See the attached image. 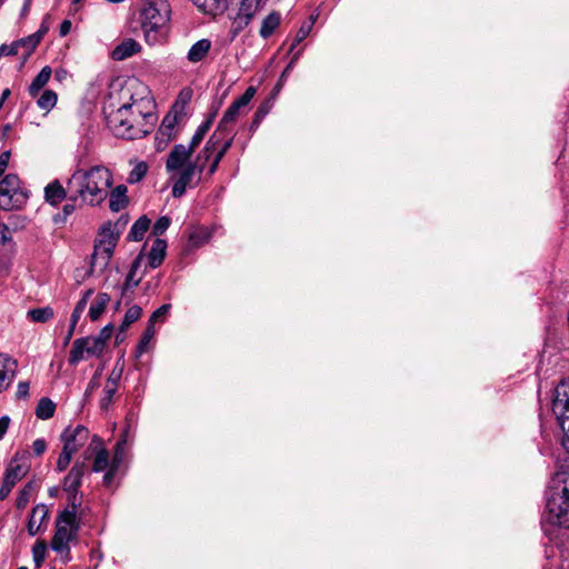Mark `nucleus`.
Masks as SVG:
<instances>
[{"label": "nucleus", "instance_id": "obj_1", "mask_svg": "<svg viewBox=\"0 0 569 569\" xmlns=\"http://www.w3.org/2000/svg\"><path fill=\"white\" fill-rule=\"evenodd\" d=\"M121 92L128 101L107 116L109 128L122 139L132 140L147 136L154 122L151 101L146 98L134 99L129 87L123 88Z\"/></svg>", "mask_w": 569, "mask_h": 569}, {"label": "nucleus", "instance_id": "obj_2", "mask_svg": "<svg viewBox=\"0 0 569 569\" xmlns=\"http://www.w3.org/2000/svg\"><path fill=\"white\" fill-rule=\"evenodd\" d=\"M112 182L111 171L99 164L89 169H77L67 186L69 193H74V199H80V204L97 207L107 199Z\"/></svg>", "mask_w": 569, "mask_h": 569}, {"label": "nucleus", "instance_id": "obj_3", "mask_svg": "<svg viewBox=\"0 0 569 569\" xmlns=\"http://www.w3.org/2000/svg\"><path fill=\"white\" fill-rule=\"evenodd\" d=\"M543 519L569 529V466L560 467L549 482Z\"/></svg>", "mask_w": 569, "mask_h": 569}, {"label": "nucleus", "instance_id": "obj_4", "mask_svg": "<svg viewBox=\"0 0 569 569\" xmlns=\"http://www.w3.org/2000/svg\"><path fill=\"white\" fill-rule=\"evenodd\" d=\"M76 498H72V507L66 508L56 520V532L50 542L51 549L60 555L64 562L71 560L70 542L78 540L81 527V517L77 515Z\"/></svg>", "mask_w": 569, "mask_h": 569}, {"label": "nucleus", "instance_id": "obj_5", "mask_svg": "<svg viewBox=\"0 0 569 569\" xmlns=\"http://www.w3.org/2000/svg\"><path fill=\"white\" fill-rule=\"evenodd\" d=\"M119 238V232L114 231L111 222L101 228L99 238L94 242L90 268L86 272L87 277L92 276L97 270L103 271L108 267Z\"/></svg>", "mask_w": 569, "mask_h": 569}, {"label": "nucleus", "instance_id": "obj_6", "mask_svg": "<svg viewBox=\"0 0 569 569\" xmlns=\"http://www.w3.org/2000/svg\"><path fill=\"white\" fill-rule=\"evenodd\" d=\"M170 13L168 0H147L141 12V24L147 41L157 40V32L167 26Z\"/></svg>", "mask_w": 569, "mask_h": 569}, {"label": "nucleus", "instance_id": "obj_7", "mask_svg": "<svg viewBox=\"0 0 569 569\" xmlns=\"http://www.w3.org/2000/svg\"><path fill=\"white\" fill-rule=\"evenodd\" d=\"M28 194L21 188L20 179L9 173L0 180V209L10 211L20 209L27 201Z\"/></svg>", "mask_w": 569, "mask_h": 569}, {"label": "nucleus", "instance_id": "obj_8", "mask_svg": "<svg viewBox=\"0 0 569 569\" xmlns=\"http://www.w3.org/2000/svg\"><path fill=\"white\" fill-rule=\"evenodd\" d=\"M552 412L563 431L562 445L569 453V379L560 382L553 392Z\"/></svg>", "mask_w": 569, "mask_h": 569}, {"label": "nucleus", "instance_id": "obj_9", "mask_svg": "<svg viewBox=\"0 0 569 569\" xmlns=\"http://www.w3.org/2000/svg\"><path fill=\"white\" fill-rule=\"evenodd\" d=\"M87 470L86 461H77L68 475L64 477L63 489L68 492L69 507H72V498H76V507L81 505V496H79V488L82 483V478Z\"/></svg>", "mask_w": 569, "mask_h": 569}, {"label": "nucleus", "instance_id": "obj_10", "mask_svg": "<svg viewBox=\"0 0 569 569\" xmlns=\"http://www.w3.org/2000/svg\"><path fill=\"white\" fill-rule=\"evenodd\" d=\"M262 0H241L238 13L233 17L232 32L234 34L243 30L256 12L261 7Z\"/></svg>", "mask_w": 569, "mask_h": 569}, {"label": "nucleus", "instance_id": "obj_11", "mask_svg": "<svg viewBox=\"0 0 569 569\" xmlns=\"http://www.w3.org/2000/svg\"><path fill=\"white\" fill-rule=\"evenodd\" d=\"M194 151L184 144H176L169 152L166 160V170L176 172L191 162V156Z\"/></svg>", "mask_w": 569, "mask_h": 569}, {"label": "nucleus", "instance_id": "obj_12", "mask_svg": "<svg viewBox=\"0 0 569 569\" xmlns=\"http://www.w3.org/2000/svg\"><path fill=\"white\" fill-rule=\"evenodd\" d=\"M27 473V468L22 465L14 463V460L7 467L3 483L0 488V500L3 501L10 495L16 483Z\"/></svg>", "mask_w": 569, "mask_h": 569}, {"label": "nucleus", "instance_id": "obj_13", "mask_svg": "<svg viewBox=\"0 0 569 569\" xmlns=\"http://www.w3.org/2000/svg\"><path fill=\"white\" fill-rule=\"evenodd\" d=\"M89 439V430L78 425L74 429L67 428L61 435L63 446L70 445L72 452H77Z\"/></svg>", "mask_w": 569, "mask_h": 569}, {"label": "nucleus", "instance_id": "obj_14", "mask_svg": "<svg viewBox=\"0 0 569 569\" xmlns=\"http://www.w3.org/2000/svg\"><path fill=\"white\" fill-rule=\"evenodd\" d=\"M18 371V361L0 353V393L9 388Z\"/></svg>", "mask_w": 569, "mask_h": 569}, {"label": "nucleus", "instance_id": "obj_15", "mask_svg": "<svg viewBox=\"0 0 569 569\" xmlns=\"http://www.w3.org/2000/svg\"><path fill=\"white\" fill-rule=\"evenodd\" d=\"M178 114L169 112L162 120L157 136H156V148L160 151V137H164V142H169L171 139L176 138V126L178 123Z\"/></svg>", "mask_w": 569, "mask_h": 569}, {"label": "nucleus", "instance_id": "obj_16", "mask_svg": "<svg viewBox=\"0 0 569 569\" xmlns=\"http://www.w3.org/2000/svg\"><path fill=\"white\" fill-rule=\"evenodd\" d=\"M93 292L94 291L91 288L86 290L83 292L81 299L77 302V305L71 313L70 326H69L68 332L64 338V345H68L70 339L72 338L76 326H77L78 321L80 320L81 315L84 311V309L88 305V301L91 298V296L93 295Z\"/></svg>", "mask_w": 569, "mask_h": 569}, {"label": "nucleus", "instance_id": "obj_17", "mask_svg": "<svg viewBox=\"0 0 569 569\" xmlns=\"http://www.w3.org/2000/svg\"><path fill=\"white\" fill-rule=\"evenodd\" d=\"M89 450L96 452L92 471H103L109 466V452L103 448L102 441L98 436L92 437Z\"/></svg>", "mask_w": 569, "mask_h": 569}, {"label": "nucleus", "instance_id": "obj_18", "mask_svg": "<svg viewBox=\"0 0 569 569\" xmlns=\"http://www.w3.org/2000/svg\"><path fill=\"white\" fill-rule=\"evenodd\" d=\"M128 188L124 184H118L109 194V209L112 212H119L127 208L129 198L127 196Z\"/></svg>", "mask_w": 569, "mask_h": 569}, {"label": "nucleus", "instance_id": "obj_19", "mask_svg": "<svg viewBox=\"0 0 569 569\" xmlns=\"http://www.w3.org/2000/svg\"><path fill=\"white\" fill-rule=\"evenodd\" d=\"M48 520V508L43 503H39L33 507L29 521H28V532L30 536H36L43 522Z\"/></svg>", "mask_w": 569, "mask_h": 569}, {"label": "nucleus", "instance_id": "obj_20", "mask_svg": "<svg viewBox=\"0 0 569 569\" xmlns=\"http://www.w3.org/2000/svg\"><path fill=\"white\" fill-rule=\"evenodd\" d=\"M141 46L136 40L129 38L112 50L111 57L113 60L121 61L139 52Z\"/></svg>", "mask_w": 569, "mask_h": 569}, {"label": "nucleus", "instance_id": "obj_21", "mask_svg": "<svg viewBox=\"0 0 569 569\" xmlns=\"http://www.w3.org/2000/svg\"><path fill=\"white\" fill-rule=\"evenodd\" d=\"M194 174L196 173L193 172V169H191L189 163L182 169H180L179 178L172 186L171 193L173 198H180L186 193V189L191 183Z\"/></svg>", "mask_w": 569, "mask_h": 569}, {"label": "nucleus", "instance_id": "obj_22", "mask_svg": "<svg viewBox=\"0 0 569 569\" xmlns=\"http://www.w3.org/2000/svg\"><path fill=\"white\" fill-rule=\"evenodd\" d=\"M192 3L204 14L218 16L228 8V0H191Z\"/></svg>", "mask_w": 569, "mask_h": 569}, {"label": "nucleus", "instance_id": "obj_23", "mask_svg": "<svg viewBox=\"0 0 569 569\" xmlns=\"http://www.w3.org/2000/svg\"><path fill=\"white\" fill-rule=\"evenodd\" d=\"M44 198L48 203L57 207L67 198V190L59 180H53L44 188Z\"/></svg>", "mask_w": 569, "mask_h": 569}, {"label": "nucleus", "instance_id": "obj_24", "mask_svg": "<svg viewBox=\"0 0 569 569\" xmlns=\"http://www.w3.org/2000/svg\"><path fill=\"white\" fill-rule=\"evenodd\" d=\"M211 41L209 39H200L191 46L187 53V59L191 63L202 61L211 49Z\"/></svg>", "mask_w": 569, "mask_h": 569}, {"label": "nucleus", "instance_id": "obj_25", "mask_svg": "<svg viewBox=\"0 0 569 569\" xmlns=\"http://www.w3.org/2000/svg\"><path fill=\"white\" fill-rule=\"evenodd\" d=\"M167 242L163 239L157 238L148 254V262L152 269L158 268L164 260Z\"/></svg>", "mask_w": 569, "mask_h": 569}, {"label": "nucleus", "instance_id": "obj_26", "mask_svg": "<svg viewBox=\"0 0 569 569\" xmlns=\"http://www.w3.org/2000/svg\"><path fill=\"white\" fill-rule=\"evenodd\" d=\"M110 302V296L106 292L98 293L94 302L89 308L88 316L91 321H97L103 315L108 303Z\"/></svg>", "mask_w": 569, "mask_h": 569}, {"label": "nucleus", "instance_id": "obj_27", "mask_svg": "<svg viewBox=\"0 0 569 569\" xmlns=\"http://www.w3.org/2000/svg\"><path fill=\"white\" fill-rule=\"evenodd\" d=\"M141 315H142V309H141V307H139L137 305L130 307L126 311L122 323L120 325V328H119V332L116 336L117 341H120L123 339L121 337V335L127 331V329L141 317Z\"/></svg>", "mask_w": 569, "mask_h": 569}, {"label": "nucleus", "instance_id": "obj_28", "mask_svg": "<svg viewBox=\"0 0 569 569\" xmlns=\"http://www.w3.org/2000/svg\"><path fill=\"white\" fill-rule=\"evenodd\" d=\"M47 31V29L40 30L37 33L29 36L27 38L20 39L16 41L18 49L23 48V59L26 60L36 49V47L41 41L42 34Z\"/></svg>", "mask_w": 569, "mask_h": 569}, {"label": "nucleus", "instance_id": "obj_29", "mask_svg": "<svg viewBox=\"0 0 569 569\" xmlns=\"http://www.w3.org/2000/svg\"><path fill=\"white\" fill-rule=\"evenodd\" d=\"M88 345V338H78L73 341L72 348L69 353L68 361L71 366L78 365L80 361H82L87 355H86V348Z\"/></svg>", "mask_w": 569, "mask_h": 569}, {"label": "nucleus", "instance_id": "obj_30", "mask_svg": "<svg viewBox=\"0 0 569 569\" xmlns=\"http://www.w3.org/2000/svg\"><path fill=\"white\" fill-rule=\"evenodd\" d=\"M150 227V219L146 216L140 217L131 227L127 239L130 241H141Z\"/></svg>", "mask_w": 569, "mask_h": 569}, {"label": "nucleus", "instance_id": "obj_31", "mask_svg": "<svg viewBox=\"0 0 569 569\" xmlns=\"http://www.w3.org/2000/svg\"><path fill=\"white\" fill-rule=\"evenodd\" d=\"M51 68L46 66L41 69V71L37 74V77L32 80L29 86V93L32 97H36L40 90L48 83L51 77Z\"/></svg>", "mask_w": 569, "mask_h": 569}, {"label": "nucleus", "instance_id": "obj_32", "mask_svg": "<svg viewBox=\"0 0 569 569\" xmlns=\"http://www.w3.org/2000/svg\"><path fill=\"white\" fill-rule=\"evenodd\" d=\"M280 21H281V18L278 12H271L270 14H268L262 21V24H261V28L259 31L260 36L263 39L269 38L273 33V31L278 28V26L280 24Z\"/></svg>", "mask_w": 569, "mask_h": 569}, {"label": "nucleus", "instance_id": "obj_33", "mask_svg": "<svg viewBox=\"0 0 569 569\" xmlns=\"http://www.w3.org/2000/svg\"><path fill=\"white\" fill-rule=\"evenodd\" d=\"M240 108L236 106L233 102L229 106V108L226 110L222 119L220 120L218 124V131L223 132L231 129V124L236 122L239 113Z\"/></svg>", "mask_w": 569, "mask_h": 569}, {"label": "nucleus", "instance_id": "obj_34", "mask_svg": "<svg viewBox=\"0 0 569 569\" xmlns=\"http://www.w3.org/2000/svg\"><path fill=\"white\" fill-rule=\"evenodd\" d=\"M216 117V112H213L206 121H203L196 130L194 134L192 136L188 147L192 149L193 151L200 144V142L203 140L204 136L209 131L212 121Z\"/></svg>", "mask_w": 569, "mask_h": 569}, {"label": "nucleus", "instance_id": "obj_35", "mask_svg": "<svg viewBox=\"0 0 569 569\" xmlns=\"http://www.w3.org/2000/svg\"><path fill=\"white\" fill-rule=\"evenodd\" d=\"M54 411H56L54 402L51 399L43 397L39 400V402L37 405L36 416L39 419L47 420V419H50L51 417H53Z\"/></svg>", "mask_w": 569, "mask_h": 569}, {"label": "nucleus", "instance_id": "obj_36", "mask_svg": "<svg viewBox=\"0 0 569 569\" xmlns=\"http://www.w3.org/2000/svg\"><path fill=\"white\" fill-rule=\"evenodd\" d=\"M54 311L51 307H42V308H34L30 309L27 312L28 319H30L33 322L44 323L51 318H53Z\"/></svg>", "mask_w": 569, "mask_h": 569}, {"label": "nucleus", "instance_id": "obj_37", "mask_svg": "<svg viewBox=\"0 0 569 569\" xmlns=\"http://www.w3.org/2000/svg\"><path fill=\"white\" fill-rule=\"evenodd\" d=\"M140 259L141 257L138 256L133 262L131 263V267H130V270L129 272L127 273V277H126V281L122 286V290H121V296L124 297L126 296V292L128 290H131L132 288L137 287L140 282V279L138 280H134V276H136V272L140 266Z\"/></svg>", "mask_w": 569, "mask_h": 569}, {"label": "nucleus", "instance_id": "obj_38", "mask_svg": "<svg viewBox=\"0 0 569 569\" xmlns=\"http://www.w3.org/2000/svg\"><path fill=\"white\" fill-rule=\"evenodd\" d=\"M67 199L66 204L62 207V212L59 213L54 221L58 222L59 220L64 221L69 216H71L77 208H81L83 204H80V199H74V193H70V196Z\"/></svg>", "mask_w": 569, "mask_h": 569}, {"label": "nucleus", "instance_id": "obj_39", "mask_svg": "<svg viewBox=\"0 0 569 569\" xmlns=\"http://www.w3.org/2000/svg\"><path fill=\"white\" fill-rule=\"evenodd\" d=\"M232 129L228 131L219 132L218 129L213 133H218V138L220 142L218 144V149L216 150V154L223 158L227 151L230 149L233 142V136L231 134Z\"/></svg>", "mask_w": 569, "mask_h": 569}, {"label": "nucleus", "instance_id": "obj_40", "mask_svg": "<svg viewBox=\"0 0 569 569\" xmlns=\"http://www.w3.org/2000/svg\"><path fill=\"white\" fill-rule=\"evenodd\" d=\"M219 142L220 139L218 138V133H213L206 142L203 149L198 153L197 157H201V160L204 161V163H207L208 160L211 158L212 153L216 152V150L218 149Z\"/></svg>", "mask_w": 569, "mask_h": 569}, {"label": "nucleus", "instance_id": "obj_41", "mask_svg": "<svg viewBox=\"0 0 569 569\" xmlns=\"http://www.w3.org/2000/svg\"><path fill=\"white\" fill-rule=\"evenodd\" d=\"M127 443V431L122 435V438L117 441L114 447L113 457L111 463L113 468H119L124 459V447Z\"/></svg>", "mask_w": 569, "mask_h": 569}, {"label": "nucleus", "instance_id": "obj_42", "mask_svg": "<svg viewBox=\"0 0 569 569\" xmlns=\"http://www.w3.org/2000/svg\"><path fill=\"white\" fill-rule=\"evenodd\" d=\"M57 93L52 90H44L39 97L37 104L42 110H51L57 103Z\"/></svg>", "mask_w": 569, "mask_h": 569}, {"label": "nucleus", "instance_id": "obj_43", "mask_svg": "<svg viewBox=\"0 0 569 569\" xmlns=\"http://www.w3.org/2000/svg\"><path fill=\"white\" fill-rule=\"evenodd\" d=\"M123 368H124L123 361L118 360L114 363V366H113V368H112V370H111V372H110V375H109V377H108V379L106 381V385L118 388L119 387V382H120L121 377H122V373H123Z\"/></svg>", "mask_w": 569, "mask_h": 569}, {"label": "nucleus", "instance_id": "obj_44", "mask_svg": "<svg viewBox=\"0 0 569 569\" xmlns=\"http://www.w3.org/2000/svg\"><path fill=\"white\" fill-rule=\"evenodd\" d=\"M88 345L86 348L87 357H100L104 350V347L97 337H87Z\"/></svg>", "mask_w": 569, "mask_h": 569}, {"label": "nucleus", "instance_id": "obj_45", "mask_svg": "<svg viewBox=\"0 0 569 569\" xmlns=\"http://www.w3.org/2000/svg\"><path fill=\"white\" fill-rule=\"evenodd\" d=\"M72 449L73 448H71L70 445L63 446L62 451L57 461V470L59 472H62L68 468L72 459V456L74 455V452H72Z\"/></svg>", "mask_w": 569, "mask_h": 569}, {"label": "nucleus", "instance_id": "obj_46", "mask_svg": "<svg viewBox=\"0 0 569 569\" xmlns=\"http://www.w3.org/2000/svg\"><path fill=\"white\" fill-rule=\"evenodd\" d=\"M148 167L146 162H139L134 166V168L129 172L127 181L131 184L137 183L143 179L147 174Z\"/></svg>", "mask_w": 569, "mask_h": 569}, {"label": "nucleus", "instance_id": "obj_47", "mask_svg": "<svg viewBox=\"0 0 569 569\" xmlns=\"http://www.w3.org/2000/svg\"><path fill=\"white\" fill-rule=\"evenodd\" d=\"M154 333H156L154 327L148 323V326L142 335V338L138 345V348H137L139 356L147 351L148 345L151 341V339L153 338Z\"/></svg>", "mask_w": 569, "mask_h": 569}, {"label": "nucleus", "instance_id": "obj_48", "mask_svg": "<svg viewBox=\"0 0 569 569\" xmlns=\"http://www.w3.org/2000/svg\"><path fill=\"white\" fill-rule=\"evenodd\" d=\"M117 391H118V388L104 385L103 397L100 400V408L102 410L109 409V407L112 403L113 396L116 395Z\"/></svg>", "mask_w": 569, "mask_h": 569}, {"label": "nucleus", "instance_id": "obj_49", "mask_svg": "<svg viewBox=\"0 0 569 569\" xmlns=\"http://www.w3.org/2000/svg\"><path fill=\"white\" fill-rule=\"evenodd\" d=\"M171 308V305L166 303L159 307L150 316L148 323L154 327V323L157 321H163L167 317L169 310Z\"/></svg>", "mask_w": 569, "mask_h": 569}, {"label": "nucleus", "instance_id": "obj_50", "mask_svg": "<svg viewBox=\"0 0 569 569\" xmlns=\"http://www.w3.org/2000/svg\"><path fill=\"white\" fill-rule=\"evenodd\" d=\"M269 109H270V107L268 106V103H262L258 108V110L254 113L253 120H252V122L250 124V130L251 131H254L259 127V124L262 121V119L268 114Z\"/></svg>", "mask_w": 569, "mask_h": 569}, {"label": "nucleus", "instance_id": "obj_51", "mask_svg": "<svg viewBox=\"0 0 569 569\" xmlns=\"http://www.w3.org/2000/svg\"><path fill=\"white\" fill-rule=\"evenodd\" d=\"M256 94V88L254 87H248L243 94L236 99L233 103L238 106L240 109L247 107L249 102L252 100V98Z\"/></svg>", "mask_w": 569, "mask_h": 569}, {"label": "nucleus", "instance_id": "obj_52", "mask_svg": "<svg viewBox=\"0 0 569 569\" xmlns=\"http://www.w3.org/2000/svg\"><path fill=\"white\" fill-rule=\"evenodd\" d=\"M26 224L27 218L18 214H11L8 219V223H4V226H10L11 231H18L20 229H23Z\"/></svg>", "mask_w": 569, "mask_h": 569}, {"label": "nucleus", "instance_id": "obj_53", "mask_svg": "<svg viewBox=\"0 0 569 569\" xmlns=\"http://www.w3.org/2000/svg\"><path fill=\"white\" fill-rule=\"evenodd\" d=\"M170 226V219L166 216L160 217L152 227V234L159 237L163 234Z\"/></svg>", "mask_w": 569, "mask_h": 569}, {"label": "nucleus", "instance_id": "obj_54", "mask_svg": "<svg viewBox=\"0 0 569 569\" xmlns=\"http://www.w3.org/2000/svg\"><path fill=\"white\" fill-rule=\"evenodd\" d=\"M31 490H32V485L31 483L26 485L20 490L19 496L17 498V507L19 509L24 508L27 506V503L29 502Z\"/></svg>", "mask_w": 569, "mask_h": 569}, {"label": "nucleus", "instance_id": "obj_55", "mask_svg": "<svg viewBox=\"0 0 569 569\" xmlns=\"http://www.w3.org/2000/svg\"><path fill=\"white\" fill-rule=\"evenodd\" d=\"M312 23H313V20L310 23H305L301 26V28L299 29V31L296 34L295 42L292 43L291 49L296 44L300 43L302 40H305L307 38V36L310 32Z\"/></svg>", "mask_w": 569, "mask_h": 569}, {"label": "nucleus", "instance_id": "obj_56", "mask_svg": "<svg viewBox=\"0 0 569 569\" xmlns=\"http://www.w3.org/2000/svg\"><path fill=\"white\" fill-rule=\"evenodd\" d=\"M113 332V326L111 323L104 326L98 336H96L103 346H106L107 341L110 339L111 335Z\"/></svg>", "mask_w": 569, "mask_h": 569}, {"label": "nucleus", "instance_id": "obj_57", "mask_svg": "<svg viewBox=\"0 0 569 569\" xmlns=\"http://www.w3.org/2000/svg\"><path fill=\"white\" fill-rule=\"evenodd\" d=\"M19 49L16 44V41H13L10 44H2L0 46V58L4 56H14L18 54Z\"/></svg>", "mask_w": 569, "mask_h": 569}, {"label": "nucleus", "instance_id": "obj_58", "mask_svg": "<svg viewBox=\"0 0 569 569\" xmlns=\"http://www.w3.org/2000/svg\"><path fill=\"white\" fill-rule=\"evenodd\" d=\"M17 399H27L29 397V382L20 381L16 392Z\"/></svg>", "mask_w": 569, "mask_h": 569}, {"label": "nucleus", "instance_id": "obj_59", "mask_svg": "<svg viewBox=\"0 0 569 569\" xmlns=\"http://www.w3.org/2000/svg\"><path fill=\"white\" fill-rule=\"evenodd\" d=\"M47 448V442L44 439H36L32 443V449L36 456H41Z\"/></svg>", "mask_w": 569, "mask_h": 569}, {"label": "nucleus", "instance_id": "obj_60", "mask_svg": "<svg viewBox=\"0 0 569 569\" xmlns=\"http://www.w3.org/2000/svg\"><path fill=\"white\" fill-rule=\"evenodd\" d=\"M191 169H193V172L194 173H203L204 169H206V164L204 161L201 160V157H196L194 161H191L189 162Z\"/></svg>", "mask_w": 569, "mask_h": 569}, {"label": "nucleus", "instance_id": "obj_61", "mask_svg": "<svg viewBox=\"0 0 569 569\" xmlns=\"http://www.w3.org/2000/svg\"><path fill=\"white\" fill-rule=\"evenodd\" d=\"M44 550H46V546L42 545L40 548L38 547H34L33 548V557H34V562L37 566H40L44 559Z\"/></svg>", "mask_w": 569, "mask_h": 569}, {"label": "nucleus", "instance_id": "obj_62", "mask_svg": "<svg viewBox=\"0 0 569 569\" xmlns=\"http://www.w3.org/2000/svg\"><path fill=\"white\" fill-rule=\"evenodd\" d=\"M0 233H1V241L3 243L10 242L12 240L10 226H4V223H1L0 224Z\"/></svg>", "mask_w": 569, "mask_h": 569}, {"label": "nucleus", "instance_id": "obj_63", "mask_svg": "<svg viewBox=\"0 0 569 569\" xmlns=\"http://www.w3.org/2000/svg\"><path fill=\"white\" fill-rule=\"evenodd\" d=\"M10 151H3L1 154H0V177L4 173L7 167H8V163H9V160H10Z\"/></svg>", "mask_w": 569, "mask_h": 569}, {"label": "nucleus", "instance_id": "obj_64", "mask_svg": "<svg viewBox=\"0 0 569 569\" xmlns=\"http://www.w3.org/2000/svg\"><path fill=\"white\" fill-rule=\"evenodd\" d=\"M119 468H113L112 465H110L109 470L103 476V483L109 487L114 478L116 472Z\"/></svg>", "mask_w": 569, "mask_h": 569}]
</instances>
